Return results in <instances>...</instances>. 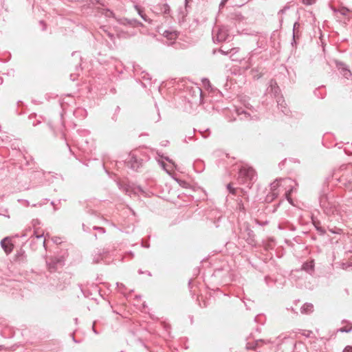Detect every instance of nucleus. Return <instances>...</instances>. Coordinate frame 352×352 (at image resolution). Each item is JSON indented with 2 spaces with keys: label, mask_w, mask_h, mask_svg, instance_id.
<instances>
[{
  "label": "nucleus",
  "mask_w": 352,
  "mask_h": 352,
  "mask_svg": "<svg viewBox=\"0 0 352 352\" xmlns=\"http://www.w3.org/2000/svg\"><path fill=\"white\" fill-rule=\"evenodd\" d=\"M293 181L291 179H280L275 180L273 183L271 184V190H272V198L270 200L274 199V197L278 196V192L276 190L279 188H283L285 192V195L287 199L292 203V199L290 198V194L293 190L292 186Z\"/></svg>",
  "instance_id": "1"
},
{
  "label": "nucleus",
  "mask_w": 352,
  "mask_h": 352,
  "mask_svg": "<svg viewBox=\"0 0 352 352\" xmlns=\"http://www.w3.org/2000/svg\"><path fill=\"white\" fill-rule=\"evenodd\" d=\"M239 175L243 182L248 180L252 181L255 177V171L252 168L245 166L240 168Z\"/></svg>",
  "instance_id": "2"
},
{
  "label": "nucleus",
  "mask_w": 352,
  "mask_h": 352,
  "mask_svg": "<svg viewBox=\"0 0 352 352\" xmlns=\"http://www.w3.org/2000/svg\"><path fill=\"white\" fill-rule=\"evenodd\" d=\"M228 37V30L225 27L218 28L217 32L213 36L214 41L223 42Z\"/></svg>",
  "instance_id": "3"
},
{
  "label": "nucleus",
  "mask_w": 352,
  "mask_h": 352,
  "mask_svg": "<svg viewBox=\"0 0 352 352\" xmlns=\"http://www.w3.org/2000/svg\"><path fill=\"white\" fill-rule=\"evenodd\" d=\"M47 265L50 272H55L58 269V265H62V260L56 257L50 258L47 261Z\"/></svg>",
  "instance_id": "4"
},
{
  "label": "nucleus",
  "mask_w": 352,
  "mask_h": 352,
  "mask_svg": "<svg viewBox=\"0 0 352 352\" xmlns=\"http://www.w3.org/2000/svg\"><path fill=\"white\" fill-rule=\"evenodd\" d=\"M336 67L340 71V74L346 78L349 79L351 77L352 73L348 67L342 62H337Z\"/></svg>",
  "instance_id": "5"
},
{
  "label": "nucleus",
  "mask_w": 352,
  "mask_h": 352,
  "mask_svg": "<svg viewBox=\"0 0 352 352\" xmlns=\"http://www.w3.org/2000/svg\"><path fill=\"white\" fill-rule=\"evenodd\" d=\"M1 245L7 254H10L12 251L13 244L8 237L4 238L1 241Z\"/></svg>",
  "instance_id": "6"
},
{
  "label": "nucleus",
  "mask_w": 352,
  "mask_h": 352,
  "mask_svg": "<svg viewBox=\"0 0 352 352\" xmlns=\"http://www.w3.org/2000/svg\"><path fill=\"white\" fill-rule=\"evenodd\" d=\"M314 311V305L311 303H305L301 307L302 314H309Z\"/></svg>",
  "instance_id": "7"
},
{
  "label": "nucleus",
  "mask_w": 352,
  "mask_h": 352,
  "mask_svg": "<svg viewBox=\"0 0 352 352\" xmlns=\"http://www.w3.org/2000/svg\"><path fill=\"white\" fill-rule=\"evenodd\" d=\"M163 35L164 37H166L167 39L170 41H174L177 37V34L176 32H171V31H164L163 33Z\"/></svg>",
  "instance_id": "8"
},
{
  "label": "nucleus",
  "mask_w": 352,
  "mask_h": 352,
  "mask_svg": "<svg viewBox=\"0 0 352 352\" xmlns=\"http://www.w3.org/2000/svg\"><path fill=\"white\" fill-rule=\"evenodd\" d=\"M334 12L338 14H340V15H342V16H348L349 13V10L345 7H342L338 10H335Z\"/></svg>",
  "instance_id": "9"
},
{
  "label": "nucleus",
  "mask_w": 352,
  "mask_h": 352,
  "mask_svg": "<svg viewBox=\"0 0 352 352\" xmlns=\"http://www.w3.org/2000/svg\"><path fill=\"white\" fill-rule=\"evenodd\" d=\"M270 87H271V91L274 92L275 94H278L279 91V88L277 86L276 82L274 80H271L270 82Z\"/></svg>",
  "instance_id": "10"
},
{
  "label": "nucleus",
  "mask_w": 352,
  "mask_h": 352,
  "mask_svg": "<svg viewBox=\"0 0 352 352\" xmlns=\"http://www.w3.org/2000/svg\"><path fill=\"white\" fill-rule=\"evenodd\" d=\"M135 9L144 21L151 23V20L147 17V16L144 13L143 10L140 8H139L138 6H135Z\"/></svg>",
  "instance_id": "11"
},
{
  "label": "nucleus",
  "mask_w": 352,
  "mask_h": 352,
  "mask_svg": "<svg viewBox=\"0 0 352 352\" xmlns=\"http://www.w3.org/2000/svg\"><path fill=\"white\" fill-rule=\"evenodd\" d=\"M135 9L144 21L151 23V20L147 17V16L144 13L143 10L140 8H139L138 6H135Z\"/></svg>",
  "instance_id": "12"
},
{
  "label": "nucleus",
  "mask_w": 352,
  "mask_h": 352,
  "mask_svg": "<svg viewBox=\"0 0 352 352\" xmlns=\"http://www.w3.org/2000/svg\"><path fill=\"white\" fill-rule=\"evenodd\" d=\"M135 9L144 21L151 23V20L147 17V16L144 13L143 10L140 8H139L138 6H135Z\"/></svg>",
  "instance_id": "13"
},
{
  "label": "nucleus",
  "mask_w": 352,
  "mask_h": 352,
  "mask_svg": "<svg viewBox=\"0 0 352 352\" xmlns=\"http://www.w3.org/2000/svg\"><path fill=\"white\" fill-rule=\"evenodd\" d=\"M352 330V324L350 323H347L346 326L342 327L340 329H339V331L340 332H346L349 333Z\"/></svg>",
  "instance_id": "14"
},
{
  "label": "nucleus",
  "mask_w": 352,
  "mask_h": 352,
  "mask_svg": "<svg viewBox=\"0 0 352 352\" xmlns=\"http://www.w3.org/2000/svg\"><path fill=\"white\" fill-rule=\"evenodd\" d=\"M313 223L316 227V230L319 231L320 233L324 234L325 230L320 226V222L318 221L313 220Z\"/></svg>",
  "instance_id": "15"
},
{
  "label": "nucleus",
  "mask_w": 352,
  "mask_h": 352,
  "mask_svg": "<svg viewBox=\"0 0 352 352\" xmlns=\"http://www.w3.org/2000/svg\"><path fill=\"white\" fill-rule=\"evenodd\" d=\"M161 12L164 14H168L170 12V7L168 4H163L161 6Z\"/></svg>",
  "instance_id": "16"
},
{
  "label": "nucleus",
  "mask_w": 352,
  "mask_h": 352,
  "mask_svg": "<svg viewBox=\"0 0 352 352\" xmlns=\"http://www.w3.org/2000/svg\"><path fill=\"white\" fill-rule=\"evenodd\" d=\"M299 26H300V24L298 22H296L294 24V28H293L294 38H295L296 36H298Z\"/></svg>",
  "instance_id": "17"
},
{
  "label": "nucleus",
  "mask_w": 352,
  "mask_h": 352,
  "mask_svg": "<svg viewBox=\"0 0 352 352\" xmlns=\"http://www.w3.org/2000/svg\"><path fill=\"white\" fill-rule=\"evenodd\" d=\"M134 160V163L133 164H131V167L133 168V169H135L137 170L138 168H139V162L137 161V159L135 157H134L133 156H132L131 157V161L133 160Z\"/></svg>",
  "instance_id": "18"
},
{
  "label": "nucleus",
  "mask_w": 352,
  "mask_h": 352,
  "mask_svg": "<svg viewBox=\"0 0 352 352\" xmlns=\"http://www.w3.org/2000/svg\"><path fill=\"white\" fill-rule=\"evenodd\" d=\"M102 258V255H101V253L98 252V253H96L94 256V258H93V262L95 263H99V261Z\"/></svg>",
  "instance_id": "19"
},
{
  "label": "nucleus",
  "mask_w": 352,
  "mask_h": 352,
  "mask_svg": "<svg viewBox=\"0 0 352 352\" xmlns=\"http://www.w3.org/2000/svg\"><path fill=\"white\" fill-rule=\"evenodd\" d=\"M316 2V0H302V3H303L305 5H307V6H311V5H313V4H314Z\"/></svg>",
  "instance_id": "20"
},
{
  "label": "nucleus",
  "mask_w": 352,
  "mask_h": 352,
  "mask_svg": "<svg viewBox=\"0 0 352 352\" xmlns=\"http://www.w3.org/2000/svg\"><path fill=\"white\" fill-rule=\"evenodd\" d=\"M349 267H352V257L350 258L348 263L343 264L344 269H347Z\"/></svg>",
  "instance_id": "21"
},
{
  "label": "nucleus",
  "mask_w": 352,
  "mask_h": 352,
  "mask_svg": "<svg viewBox=\"0 0 352 352\" xmlns=\"http://www.w3.org/2000/svg\"><path fill=\"white\" fill-rule=\"evenodd\" d=\"M227 188L231 193H235V190L232 188L231 184H228Z\"/></svg>",
  "instance_id": "22"
},
{
  "label": "nucleus",
  "mask_w": 352,
  "mask_h": 352,
  "mask_svg": "<svg viewBox=\"0 0 352 352\" xmlns=\"http://www.w3.org/2000/svg\"><path fill=\"white\" fill-rule=\"evenodd\" d=\"M34 234L37 239H41L43 235V233H38L37 231H35Z\"/></svg>",
  "instance_id": "23"
},
{
  "label": "nucleus",
  "mask_w": 352,
  "mask_h": 352,
  "mask_svg": "<svg viewBox=\"0 0 352 352\" xmlns=\"http://www.w3.org/2000/svg\"><path fill=\"white\" fill-rule=\"evenodd\" d=\"M342 352H352V346H346Z\"/></svg>",
  "instance_id": "24"
},
{
  "label": "nucleus",
  "mask_w": 352,
  "mask_h": 352,
  "mask_svg": "<svg viewBox=\"0 0 352 352\" xmlns=\"http://www.w3.org/2000/svg\"><path fill=\"white\" fill-rule=\"evenodd\" d=\"M228 0H221L220 4H219V8H222L225 6V5L226 4V3L228 2Z\"/></svg>",
  "instance_id": "25"
},
{
  "label": "nucleus",
  "mask_w": 352,
  "mask_h": 352,
  "mask_svg": "<svg viewBox=\"0 0 352 352\" xmlns=\"http://www.w3.org/2000/svg\"><path fill=\"white\" fill-rule=\"evenodd\" d=\"M330 231L332 232V233H335V234H340L341 232V229L340 228H336V230H330Z\"/></svg>",
  "instance_id": "26"
},
{
  "label": "nucleus",
  "mask_w": 352,
  "mask_h": 352,
  "mask_svg": "<svg viewBox=\"0 0 352 352\" xmlns=\"http://www.w3.org/2000/svg\"><path fill=\"white\" fill-rule=\"evenodd\" d=\"M219 52L223 54H227L228 52H225V50H223L221 49L219 50Z\"/></svg>",
  "instance_id": "27"
},
{
  "label": "nucleus",
  "mask_w": 352,
  "mask_h": 352,
  "mask_svg": "<svg viewBox=\"0 0 352 352\" xmlns=\"http://www.w3.org/2000/svg\"><path fill=\"white\" fill-rule=\"evenodd\" d=\"M285 8L282 9L279 11V13H285Z\"/></svg>",
  "instance_id": "28"
},
{
  "label": "nucleus",
  "mask_w": 352,
  "mask_h": 352,
  "mask_svg": "<svg viewBox=\"0 0 352 352\" xmlns=\"http://www.w3.org/2000/svg\"><path fill=\"white\" fill-rule=\"evenodd\" d=\"M306 266H307V264H305V265H303V268H304V269H306Z\"/></svg>",
  "instance_id": "29"
},
{
  "label": "nucleus",
  "mask_w": 352,
  "mask_h": 352,
  "mask_svg": "<svg viewBox=\"0 0 352 352\" xmlns=\"http://www.w3.org/2000/svg\"><path fill=\"white\" fill-rule=\"evenodd\" d=\"M1 347V346H0V348Z\"/></svg>",
  "instance_id": "30"
}]
</instances>
